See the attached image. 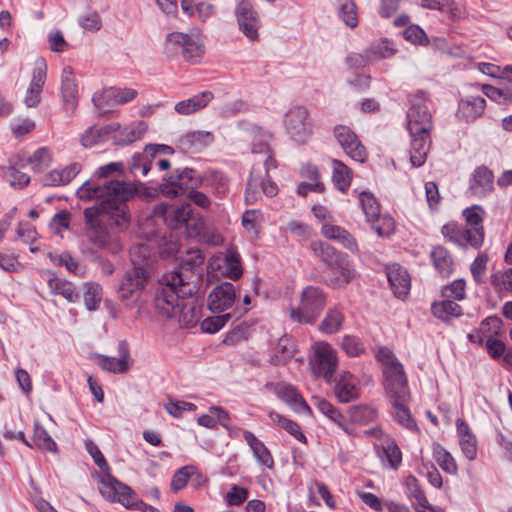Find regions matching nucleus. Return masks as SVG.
I'll return each instance as SVG.
<instances>
[{
  "label": "nucleus",
  "instance_id": "obj_1",
  "mask_svg": "<svg viewBox=\"0 0 512 512\" xmlns=\"http://www.w3.org/2000/svg\"><path fill=\"white\" fill-rule=\"evenodd\" d=\"M137 193L133 184L125 181H108L103 186L85 181L77 190V196L82 201H96L98 206L84 210L85 230L88 240L97 248L110 254H117L122 249V243L117 235L108 231L103 215L109 216L113 225L123 230L127 228L130 216L126 202Z\"/></svg>",
  "mask_w": 512,
  "mask_h": 512
},
{
  "label": "nucleus",
  "instance_id": "obj_2",
  "mask_svg": "<svg viewBox=\"0 0 512 512\" xmlns=\"http://www.w3.org/2000/svg\"><path fill=\"white\" fill-rule=\"evenodd\" d=\"M198 284V277L189 271L164 275L154 300L158 313L175 319L181 327L194 326L199 319V309L184 299L197 293Z\"/></svg>",
  "mask_w": 512,
  "mask_h": 512
},
{
  "label": "nucleus",
  "instance_id": "obj_3",
  "mask_svg": "<svg viewBox=\"0 0 512 512\" xmlns=\"http://www.w3.org/2000/svg\"><path fill=\"white\" fill-rule=\"evenodd\" d=\"M377 359L383 366L384 387L393 408L394 420L403 427L413 428L415 424L406 407L410 395L402 364L388 348H380Z\"/></svg>",
  "mask_w": 512,
  "mask_h": 512
},
{
  "label": "nucleus",
  "instance_id": "obj_4",
  "mask_svg": "<svg viewBox=\"0 0 512 512\" xmlns=\"http://www.w3.org/2000/svg\"><path fill=\"white\" fill-rule=\"evenodd\" d=\"M153 213L155 216L163 218L170 229L185 227L190 237H199L203 233L204 222L194 215L189 203L179 206L160 203L154 207Z\"/></svg>",
  "mask_w": 512,
  "mask_h": 512
},
{
  "label": "nucleus",
  "instance_id": "obj_5",
  "mask_svg": "<svg viewBox=\"0 0 512 512\" xmlns=\"http://www.w3.org/2000/svg\"><path fill=\"white\" fill-rule=\"evenodd\" d=\"M165 49L167 53L180 54L185 61L195 64L205 53L203 34L197 28L188 32H171L166 37Z\"/></svg>",
  "mask_w": 512,
  "mask_h": 512
},
{
  "label": "nucleus",
  "instance_id": "obj_6",
  "mask_svg": "<svg viewBox=\"0 0 512 512\" xmlns=\"http://www.w3.org/2000/svg\"><path fill=\"white\" fill-rule=\"evenodd\" d=\"M309 365L313 375L331 383L338 367V353L326 341H317L311 346Z\"/></svg>",
  "mask_w": 512,
  "mask_h": 512
},
{
  "label": "nucleus",
  "instance_id": "obj_7",
  "mask_svg": "<svg viewBox=\"0 0 512 512\" xmlns=\"http://www.w3.org/2000/svg\"><path fill=\"white\" fill-rule=\"evenodd\" d=\"M326 305V296L323 291L314 286L306 287L301 293L300 304L292 308L290 317L299 323H313Z\"/></svg>",
  "mask_w": 512,
  "mask_h": 512
},
{
  "label": "nucleus",
  "instance_id": "obj_8",
  "mask_svg": "<svg viewBox=\"0 0 512 512\" xmlns=\"http://www.w3.org/2000/svg\"><path fill=\"white\" fill-rule=\"evenodd\" d=\"M201 180L196 177L193 169L185 168L183 170H175L170 175L162 179L159 185L161 194L166 198H177L187 196L192 188H198Z\"/></svg>",
  "mask_w": 512,
  "mask_h": 512
},
{
  "label": "nucleus",
  "instance_id": "obj_9",
  "mask_svg": "<svg viewBox=\"0 0 512 512\" xmlns=\"http://www.w3.org/2000/svg\"><path fill=\"white\" fill-rule=\"evenodd\" d=\"M150 276V270L140 266H133L127 270L119 284V299L131 304L136 303L144 292Z\"/></svg>",
  "mask_w": 512,
  "mask_h": 512
},
{
  "label": "nucleus",
  "instance_id": "obj_10",
  "mask_svg": "<svg viewBox=\"0 0 512 512\" xmlns=\"http://www.w3.org/2000/svg\"><path fill=\"white\" fill-rule=\"evenodd\" d=\"M207 273L215 278L239 279L243 274L239 254L233 249L216 253L208 261Z\"/></svg>",
  "mask_w": 512,
  "mask_h": 512
},
{
  "label": "nucleus",
  "instance_id": "obj_11",
  "mask_svg": "<svg viewBox=\"0 0 512 512\" xmlns=\"http://www.w3.org/2000/svg\"><path fill=\"white\" fill-rule=\"evenodd\" d=\"M100 483V493L108 501L120 503L129 509H140L142 502L126 484L110 475L103 477Z\"/></svg>",
  "mask_w": 512,
  "mask_h": 512
},
{
  "label": "nucleus",
  "instance_id": "obj_12",
  "mask_svg": "<svg viewBox=\"0 0 512 512\" xmlns=\"http://www.w3.org/2000/svg\"><path fill=\"white\" fill-rule=\"evenodd\" d=\"M283 123L286 133L297 143H304L312 134L309 112L303 106L289 109L284 115Z\"/></svg>",
  "mask_w": 512,
  "mask_h": 512
},
{
  "label": "nucleus",
  "instance_id": "obj_13",
  "mask_svg": "<svg viewBox=\"0 0 512 512\" xmlns=\"http://www.w3.org/2000/svg\"><path fill=\"white\" fill-rule=\"evenodd\" d=\"M234 14L239 31L249 41H259L261 20L253 4L247 0L239 1L235 6Z\"/></svg>",
  "mask_w": 512,
  "mask_h": 512
},
{
  "label": "nucleus",
  "instance_id": "obj_14",
  "mask_svg": "<svg viewBox=\"0 0 512 512\" xmlns=\"http://www.w3.org/2000/svg\"><path fill=\"white\" fill-rule=\"evenodd\" d=\"M408 130L410 134L430 133L433 128L432 116L428 103L423 96H417L407 112Z\"/></svg>",
  "mask_w": 512,
  "mask_h": 512
},
{
  "label": "nucleus",
  "instance_id": "obj_15",
  "mask_svg": "<svg viewBox=\"0 0 512 512\" xmlns=\"http://www.w3.org/2000/svg\"><path fill=\"white\" fill-rule=\"evenodd\" d=\"M334 136L350 158L361 163L365 162L367 158V151L361 144L357 135L348 126H335Z\"/></svg>",
  "mask_w": 512,
  "mask_h": 512
},
{
  "label": "nucleus",
  "instance_id": "obj_16",
  "mask_svg": "<svg viewBox=\"0 0 512 512\" xmlns=\"http://www.w3.org/2000/svg\"><path fill=\"white\" fill-rule=\"evenodd\" d=\"M236 290L232 283L222 282L214 287L208 295L207 305L213 313H224L233 307Z\"/></svg>",
  "mask_w": 512,
  "mask_h": 512
},
{
  "label": "nucleus",
  "instance_id": "obj_17",
  "mask_svg": "<svg viewBox=\"0 0 512 512\" xmlns=\"http://www.w3.org/2000/svg\"><path fill=\"white\" fill-rule=\"evenodd\" d=\"M441 233L446 241L453 243L459 247L470 245L473 248L481 247V233L469 232L456 222H449L442 226Z\"/></svg>",
  "mask_w": 512,
  "mask_h": 512
},
{
  "label": "nucleus",
  "instance_id": "obj_18",
  "mask_svg": "<svg viewBox=\"0 0 512 512\" xmlns=\"http://www.w3.org/2000/svg\"><path fill=\"white\" fill-rule=\"evenodd\" d=\"M47 77V63L38 57L34 62L32 79L27 88L24 103L27 107H36L41 101V93Z\"/></svg>",
  "mask_w": 512,
  "mask_h": 512
},
{
  "label": "nucleus",
  "instance_id": "obj_19",
  "mask_svg": "<svg viewBox=\"0 0 512 512\" xmlns=\"http://www.w3.org/2000/svg\"><path fill=\"white\" fill-rule=\"evenodd\" d=\"M333 392L341 403H348L360 396L361 386L358 378L349 371H342L334 379Z\"/></svg>",
  "mask_w": 512,
  "mask_h": 512
},
{
  "label": "nucleus",
  "instance_id": "obj_20",
  "mask_svg": "<svg viewBox=\"0 0 512 512\" xmlns=\"http://www.w3.org/2000/svg\"><path fill=\"white\" fill-rule=\"evenodd\" d=\"M237 127L241 132L246 134L251 139L252 153L261 154L269 152V143L273 138L272 133L246 120L239 121L237 123Z\"/></svg>",
  "mask_w": 512,
  "mask_h": 512
},
{
  "label": "nucleus",
  "instance_id": "obj_21",
  "mask_svg": "<svg viewBox=\"0 0 512 512\" xmlns=\"http://www.w3.org/2000/svg\"><path fill=\"white\" fill-rule=\"evenodd\" d=\"M92 360L102 370L113 374L126 373L132 365L129 351L124 344L119 345L118 358L95 354Z\"/></svg>",
  "mask_w": 512,
  "mask_h": 512
},
{
  "label": "nucleus",
  "instance_id": "obj_22",
  "mask_svg": "<svg viewBox=\"0 0 512 512\" xmlns=\"http://www.w3.org/2000/svg\"><path fill=\"white\" fill-rule=\"evenodd\" d=\"M274 393L296 413L311 415L310 407L294 386L287 383H277L274 387Z\"/></svg>",
  "mask_w": 512,
  "mask_h": 512
},
{
  "label": "nucleus",
  "instance_id": "obj_23",
  "mask_svg": "<svg viewBox=\"0 0 512 512\" xmlns=\"http://www.w3.org/2000/svg\"><path fill=\"white\" fill-rule=\"evenodd\" d=\"M61 96L65 109L73 112L78 105V84L71 67H65L62 70Z\"/></svg>",
  "mask_w": 512,
  "mask_h": 512
},
{
  "label": "nucleus",
  "instance_id": "obj_24",
  "mask_svg": "<svg viewBox=\"0 0 512 512\" xmlns=\"http://www.w3.org/2000/svg\"><path fill=\"white\" fill-rule=\"evenodd\" d=\"M471 194L483 198L494 190V175L487 167H477L470 180Z\"/></svg>",
  "mask_w": 512,
  "mask_h": 512
},
{
  "label": "nucleus",
  "instance_id": "obj_25",
  "mask_svg": "<svg viewBox=\"0 0 512 512\" xmlns=\"http://www.w3.org/2000/svg\"><path fill=\"white\" fill-rule=\"evenodd\" d=\"M387 279L396 297L404 298L408 295L411 287V279L406 271L398 264L387 267Z\"/></svg>",
  "mask_w": 512,
  "mask_h": 512
},
{
  "label": "nucleus",
  "instance_id": "obj_26",
  "mask_svg": "<svg viewBox=\"0 0 512 512\" xmlns=\"http://www.w3.org/2000/svg\"><path fill=\"white\" fill-rule=\"evenodd\" d=\"M502 330V321L496 316L484 319L479 327L469 333L467 338L470 342L482 345L487 339L496 338Z\"/></svg>",
  "mask_w": 512,
  "mask_h": 512
},
{
  "label": "nucleus",
  "instance_id": "obj_27",
  "mask_svg": "<svg viewBox=\"0 0 512 512\" xmlns=\"http://www.w3.org/2000/svg\"><path fill=\"white\" fill-rule=\"evenodd\" d=\"M115 124L117 128L111 135L117 145H127L141 139L148 129V125L144 121L133 122L123 127L118 123Z\"/></svg>",
  "mask_w": 512,
  "mask_h": 512
},
{
  "label": "nucleus",
  "instance_id": "obj_28",
  "mask_svg": "<svg viewBox=\"0 0 512 512\" xmlns=\"http://www.w3.org/2000/svg\"><path fill=\"white\" fill-rule=\"evenodd\" d=\"M486 101L481 96H467L459 101L457 115L465 122L480 118L485 110Z\"/></svg>",
  "mask_w": 512,
  "mask_h": 512
},
{
  "label": "nucleus",
  "instance_id": "obj_29",
  "mask_svg": "<svg viewBox=\"0 0 512 512\" xmlns=\"http://www.w3.org/2000/svg\"><path fill=\"white\" fill-rule=\"evenodd\" d=\"M82 166L78 162L66 167L54 169L44 176L43 183L46 186H63L69 184L81 171Z\"/></svg>",
  "mask_w": 512,
  "mask_h": 512
},
{
  "label": "nucleus",
  "instance_id": "obj_30",
  "mask_svg": "<svg viewBox=\"0 0 512 512\" xmlns=\"http://www.w3.org/2000/svg\"><path fill=\"white\" fill-rule=\"evenodd\" d=\"M410 137V162L413 167H420L426 162L427 154L430 150V133H421L420 135L410 134Z\"/></svg>",
  "mask_w": 512,
  "mask_h": 512
},
{
  "label": "nucleus",
  "instance_id": "obj_31",
  "mask_svg": "<svg viewBox=\"0 0 512 512\" xmlns=\"http://www.w3.org/2000/svg\"><path fill=\"white\" fill-rule=\"evenodd\" d=\"M321 234L327 239L340 243L351 252L358 251V245L354 237L341 226L325 222L321 227Z\"/></svg>",
  "mask_w": 512,
  "mask_h": 512
},
{
  "label": "nucleus",
  "instance_id": "obj_32",
  "mask_svg": "<svg viewBox=\"0 0 512 512\" xmlns=\"http://www.w3.org/2000/svg\"><path fill=\"white\" fill-rule=\"evenodd\" d=\"M42 273L49 276L47 282L51 294L60 295L70 303H75L79 299V293L72 282L58 278L49 271Z\"/></svg>",
  "mask_w": 512,
  "mask_h": 512
},
{
  "label": "nucleus",
  "instance_id": "obj_33",
  "mask_svg": "<svg viewBox=\"0 0 512 512\" xmlns=\"http://www.w3.org/2000/svg\"><path fill=\"white\" fill-rule=\"evenodd\" d=\"M329 270L331 277L327 280V283L332 287H342L348 284L356 275V271L347 255Z\"/></svg>",
  "mask_w": 512,
  "mask_h": 512
},
{
  "label": "nucleus",
  "instance_id": "obj_34",
  "mask_svg": "<svg viewBox=\"0 0 512 512\" xmlns=\"http://www.w3.org/2000/svg\"><path fill=\"white\" fill-rule=\"evenodd\" d=\"M243 438L252 450L256 461L262 466L272 468L274 465V460L265 444L259 440L252 432L247 430L243 432Z\"/></svg>",
  "mask_w": 512,
  "mask_h": 512
},
{
  "label": "nucleus",
  "instance_id": "obj_35",
  "mask_svg": "<svg viewBox=\"0 0 512 512\" xmlns=\"http://www.w3.org/2000/svg\"><path fill=\"white\" fill-rule=\"evenodd\" d=\"M212 99L213 94L210 91H204L176 103L174 109L180 115H190L206 107Z\"/></svg>",
  "mask_w": 512,
  "mask_h": 512
},
{
  "label": "nucleus",
  "instance_id": "obj_36",
  "mask_svg": "<svg viewBox=\"0 0 512 512\" xmlns=\"http://www.w3.org/2000/svg\"><path fill=\"white\" fill-rule=\"evenodd\" d=\"M314 255L317 256L329 269H332L346 254L336 250L328 243L314 241L310 244Z\"/></svg>",
  "mask_w": 512,
  "mask_h": 512
},
{
  "label": "nucleus",
  "instance_id": "obj_37",
  "mask_svg": "<svg viewBox=\"0 0 512 512\" xmlns=\"http://www.w3.org/2000/svg\"><path fill=\"white\" fill-rule=\"evenodd\" d=\"M505 261L512 265V242L507 248ZM491 284L499 293L506 292L512 294V268L501 270L492 274Z\"/></svg>",
  "mask_w": 512,
  "mask_h": 512
},
{
  "label": "nucleus",
  "instance_id": "obj_38",
  "mask_svg": "<svg viewBox=\"0 0 512 512\" xmlns=\"http://www.w3.org/2000/svg\"><path fill=\"white\" fill-rule=\"evenodd\" d=\"M462 216L468 226L467 228L469 232H479L481 233V245L484 241L485 231L483 227V221L485 218V210L480 205H472L470 207L465 208L462 211Z\"/></svg>",
  "mask_w": 512,
  "mask_h": 512
},
{
  "label": "nucleus",
  "instance_id": "obj_39",
  "mask_svg": "<svg viewBox=\"0 0 512 512\" xmlns=\"http://www.w3.org/2000/svg\"><path fill=\"white\" fill-rule=\"evenodd\" d=\"M116 128V124H108L102 127H90L81 134L80 142L85 148L93 147L104 142Z\"/></svg>",
  "mask_w": 512,
  "mask_h": 512
},
{
  "label": "nucleus",
  "instance_id": "obj_40",
  "mask_svg": "<svg viewBox=\"0 0 512 512\" xmlns=\"http://www.w3.org/2000/svg\"><path fill=\"white\" fill-rule=\"evenodd\" d=\"M209 412L198 417L197 423L208 429H215L220 424L227 428L229 424V414L220 406L209 407Z\"/></svg>",
  "mask_w": 512,
  "mask_h": 512
},
{
  "label": "nucleus",
  "instance_id": "obj_41",
  "mask_svg": "<svg viewBox=\"0 0 512 512\" xmlns=\"http://www.w3.org/2000/svg\"><path fill=\"white\" fill-rule=\"evenodd\" d=\"M367 58L371 62L389 59L395 55L397 49L388 39H380L371 43L367 48Z\"/></svg>",
  "mask_w": 512,
  "mask_h": 512
},
{
  "label": "nucleus",
  "instance_id": "obj_42",
  "mask_svg": "<svg viewBox=\"0 0 512 512\" xmlns=\"http://www.w3.org/2000/svg\"><path fill=\"white\" fill-rule=\"evenodd\" d=\"M353 423L366 425L375 421L378 417V410L369 404H358L350 406L347 410Z\"/></svg>",
  "mask_w": 512,
  "mask_h": 512
},
{
  "label": "nucleus",
  "instance_id": "obj_43",
  "mask_svg": "<svg viewBox=\"0 0 512 512\" xmlns=\"http://www.w3.org/2000/svg\"><path fill=\"white\" fill-rule=\"evenodd\" d=\"M433 265L438 273L447 277L453 270V260L448 250L442 246L434 247L430 252Z\"/></svg>",
  "mask_w": 512,
  "mask_h": 512
},
{
  "label": "nucleus",
  "instance_id": "obj_44",
  "mask_svg": "<svg viewBox=\"0 0 512 512\" xmlns=\"http://www.w3.org/2000/svg\"><path fill=\"white\" fill-rule=\"evenodd\" d=\"M130 260L133 266H140L151 271L153 253L149 243H139L130 249Z\"/></svg>",
  "mask_w": 512,
  "mask_h": 512
},
{
  "label": "nucleus",
  "instance_id": "obj_45",
  "mask_svg": "<svg viewBox=\"0 0 512 512\" xmlns=\"http://www.w3.org/2000/svg\"><path fill=\"white\" fill-rule=\"evenodd\" d=\"M432 314L442 320L448 321L453 317H459L462 314L461 307L454 301L443 300L434 302L431 307Z\"/></svg>",
  "mask_w": 512,
  "mask_h": 512
},
{
  "label": "nucleus",
  "instance_id": "obj_46",
  "mask_svg": "<svg viewBox=\"0 0 512 512\" xmlns=\"http://www.w3.org/2000/svg\"><path fill=\"white\" fill-rule=\"evenodd\" d=\"M433 458L444 472L450 475L457 473L458 466L454 457L440 444L433 445Z\"/></svg>",
  "mask_w": 512,
  "mask_h": 512
},
{
  "label": "nucleus",
  "instance_id": "obj_47",
  "mask_svg": "<svg viewBox=\"0 0 512 512\" xmlns=\"http://www.w3.org/2000/svg\"><path fill=\"white\" fill-rule=\"evenodd\" d=\"M383 464L389 468L397 469L402 462V453L393 440L387 439L382 444L380 455Z\"/></svg>",
  "mask_w": 512,
  "mask_h": 512
},
{
  "label": "nucleus",
  "instance_id": "obj_48",
  "mask_svg": "<svg viewBox=\"0 0 512 512\" xmlns=\"http://www.w3.org/2000/svg\"><path fill=\"white\" fill-rule=\"evenodd\" d=\"M344 319L341 310L338 308L329 309L319 326V330L324 334H334L341 329Z\"/></svg>",
  "mask_w": 512,
  "mask_h": 512
},
{
  "label": "nucleus",
  "instance_id": "obj_49",
  "mask_svg": "<svg viewBox=\"0 0 512 512\" xmlns=\"http://www.w3.org/2000/svg\"><path fill=\"white\" fill-rule=\"evenodd\" d=\"M51 162L52 152L47 147L38 148L26 159V163L36 173L43 172Z\"/></svg>",
  "mask_w": 512,
  "mask_h": 512
},
{
  "label": "nucleus",
  "instance_id": "obj_50",
  "mask_svg": "<svg viewBox=\"0 0 512 512\" xmlns=\"http://www.w3.org/2000/svg\"><path fill=\"white\" fill-rule=\"evenodd\" d=\"M337 11L346 26L355 28L358 25L357 8L353 0H337Z\"/></svg>",
  "mask_w": 512,
  "mask_h": 512
},
{
  "label": "nucleus",
  "instance_id": "obj_51",
  "mask_svg": "<svg viewBox=\"0 0 512 512\" xmlns=\"http://www.w3.org/2000/svg\"><path fill=\"white\" fill-rule=\"evenodd\" d=\"M125 169L124 163L121 161L110 162L108 164L98 167L94 172V177L98 180H104L100 186H103L108 181H116L115 179H109L110 177L120 176L123 174ZM90 183L97 185L95 182L88 180Z\"/></svg>",
  "mask_w": 512,
  "mask_h": 512
},
{
  "label": "nucleus",
  "instance_id": "obj_52",
  "mask_svg": "<svg viewBox=\"0 0 512 512\" xmlns=\"http://www.w3.org/2000/svg\"><path fill=\"white\" fill-rule=\"evenodd\" d=\"M359 203L368 222H374L380 215V206L375 196L368 191L359 193Z\"/></svg>",
  "mask_w": 512,
  "mask_h": 512
},
{
  "label": "nucleus",
  "instance_id": "obj_53",
  "mask_svg": "<svg viewBox=\"0 0 512 512\" xmlns=\"http://www.w3.org/2000/svg\"><path fill=\"white\" fill-rule=\"evenodd\" d=\"M204 259L205 257L200 250H189L187 255L181 258V266L170 274H184L186 271H189L199 277L194 268L200 266ZM198 279L200 280V278Z\"/></svg>",
  "mask_w": 512,
  "mask_h": 512
},
{
  "label": "nucleus",
  "instance_id": "obj_54",
  "mask_svg": "<svg viewBox=\"0 0 512 512\" xmlns=\"http://www.w3.org/2000/svg\"><path fill=\"white\" fill-rule=\"evenodd\" d=\"M332 179L337 189L341 192H345L351 184V171L341 161L333 160Z\"/></svg>",
  "mask_w": 512,
  "mask_h": 512
},
{
  "label": "nucleus",
  "instance_id": "obj_55",
  "mask_svg": "<svg viewBox=\"0 0 512 512\" xmlns=\"http://www.w3.org/2000/svg\"><path fill=\"white\" fill-rule=\"evenodd\" d=\"M94 105L101 113H106L115 105L114 87L97 91L92 98Z\"/></svg>",
  "mask_w": 512,
  "mask_h": 512
},
{
  "label": "nucleus",
  "instance_id": "obj_56",
  "mask_svg": "<svg viewBox=\"0 0 512 512\" xmlns=\"http://www.w3.org/2000/svg\"><path fill=\"white\" fill-rule=\"evenodd\" d=\"M3 176L14 189H23L30 183V177L13 166H8L3 171Z\"/></svg>",
  "mask_w": 512,
  "mask_h": 512
},
{
  "label": "nucleus",
  "instance_id": "obj_57",
  "mask_svg": "<svg viewBox=\"0 0 512 512\" xmlns=\"http://www.w3.org/2000/svg\"><path fill=\"white\" fill-rule=\"evenodd\" d=\"M33 442L38 448L42 450L50 452L56 451V442L48 434L46 429L38 423H35L34 426Z\"/></svg>",
  "mask_w": 512,
  "mask_h": 512
},
{
  "label": "nucleus",
  "instance_id": "obj_58",
  "mask_svg": "<svg viewBox=\"0 0 512 512\" xmlns=\"http://www.w3.org/2000/svg\"><path fill=\"white\" fill-rule=\"evenodd\" d=\"M102 300V287L97 283H87L84 293V303L89 311H94L99 307Z\"/></svg>",
  "mask_w": 512,
  "mask_h": 512
},
{
  "label": "nucleus",
  "instance_id": "obj_59",
  "mask_svg": "<svg viewBox=\"0 0 512 512\" xmlns=\"http://www.w3.org/2000/svg\"><path fill=\"white\" fill-rule=\"evenodd\" d=\"M230 319L231 313H222L219 315L207 317L201 322V329L205 333H216L222 329Z\"/></svg>",
  "mask_w": 512,
  "mask_h": 512
},
{
  "label": "nucleus",
  "instance_id": "obj_60",
  "mask_svg": "<svg viewBox=\"0 0 512 512\" xmlns=\"http://www.w3.org/2000/svg\"><path fill=\"white\" fill-rule=\"evenodd\" d=\"M71 214L66 210L56 213L49 224L50 229L61 238L64 233L70 229Z\"/></svg>",
  "mask_w": 512,
  "mask_h": 512
},
{
  "label": "nucleus",
  "instance_id": "obj_61",
  "mask_svg": "<svg viewBox=\"0 0 512 512\" xmlns=\"http://www.w3.org/2000/svg\"><path fill=\"white\" fill-rule=\"evenodd\" d=\"M404 485L408 495L416 501L418 506H425L427 504L426 495L421 489L416 477L413 475L407 476Z\"/></svg>",
  "mask_w": 512,
  "mask_h": 512
},
{
  "label": "nucleus",
  "instance_id": "obj_62",
  "mask_svg": "<svg viewBox=\"0 0 512 512\" xmlns=\"http://www.w3.org/2000/svg\"><path fill=\"white\" fill-rule=\"evenodd\" d=\"M187 141L194 149H202L214 142V135L209 131H192L186 135Z\"/></svg>",
  "mask_w": 512,
  "mask_h": 512
},
{
  "label": "nucleus",
  "instance_id": "obj_63",
  "mask_svg": "<svg viewBox=\"0 0 512 512\" xmlns=\"http://www.w3.org/2000/svg\"><path fill=\"white\" fill-rule=\"evenodd\" d=\"M196 405L181 400H169L164 404V409L174 418H180L185 412L195 411Z\"/></svg>",
  "mask_w": 512,
  "mask_h": 512
},
{
  "label": "nucleus",
  "instance_id": "obj_64",
  "mask_svg": "<svg viewBox=\"0 0 512 512\" xmlns=\"http://www.w3.org/2000/svg\"><path fill=\"white\" fill-rule=\"evenodd\" d=\"M372 223V228L380 237H389L395 231L394 219L390 216H378Z\"/></svg>",
  "mask_w": 512,
  "mask_h": 512
}]
</instances>
